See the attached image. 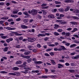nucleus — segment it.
<instances>
[{"label": "nucleus", "instance_id": "obj_38", "mask_svg": "<svg viewBox=\"0 0 79 79\" xmlns=\"http://www.w3.org/2000/svg\"><path fill=\"white\" fill-rule=\"evenodd\" d=\"M49 39V38L48 37H46L44 39V40H45V41H47Z\"/></svg>", "mask_w": 79, "mask_h": 79}, {"label": "nucleus", "instance_id": "obj_9", "mask_svg": "<svg viewBox=\"0 0 79 79\" xmlns=\"http://www.w3.org/2000/svg\"><path fill=\"white\" fill-rule=\"evenodd\" d=\"M66 8H65L64 9L65 11H69V8H70V7L69 6H67Z\"/></svg>", "mask_w": 79, "mask_h": 79}, {"label": "nucleus", "instance_id": "obj_52", "mask_svg": "<svg viewBox=\"0 0 79 79\" xmlns=\"http://www.w3.org/2000/svg\"><path fill=\"white\" fill-rule=\"evenodd\" d=\"M72 29V28H69L67 29V31H71Z\"/></svg>", "mask_w": 79, "mask_h": 79}, {"label": "nucleus", "instance_id": "obj_31", "mask_svg": "<svg viewBox=\"0 0 79 79\" xmlns=\"http://www.w3.org/2000/svg\"><path fill=\"white\" fill-rule=\"evenodd\" d=\"M73 12L74 13H79V10H77L74 11Z\"/></svg>", "mask_w": 79, "mask_h": 79}, {"label": "nucleus", "instance_id": "obj_54", "mask_svg": "<svg viewBox=\"0 0 79 79\" xmlns=\"http://www.w3.org/2000/svg\"><path fill=\"white\" fill-rule=\"evenodd\" d=\"M50 54L51 56H53L54 55V53L53 52H51L50 53Z\"/></svg>", "mask_w": 79, "mask_h": 79}, {"label": "nucleus", "instance_id": "obj_16", "mask_svg": "<svg viewBox=\"0 0 79 79\" xmlns=\"http://www.w3.org/2000/svg\"><path fill=\"white\" fill-rule=\"evenodd\" d=\"M70 24H73V25H77V23L76 22H70Z\"/></svg>", "mask_w": 79, "mask_h": 79}, {"label": "nucleus", "instance_id": "obj_62", "mask_svg": "<svg viewBox=\"0 0 79 79\" xmlns=\"http://www.w3.org/2000/svg\"><path fill=\"white\" fill-rule=\"evenodd\" d=\"M62 35H66V33L64 32H63L62 33H61Z\"/></svg>", "mask_w": 79, "mask_h": 79}, {"label": "nucleus", "instance_id": "obj_34", "mask_svg": "<svg viewBox=\"0 0 79 79\" xmlns=\"http://www.w3.org/2000/svg\"><path fill=\"white\" fill-rule=\"evenodd\" d=\"M55 3L56 4H60L61 3V2H58L57 1H55Z\"/></svg>", "mask_w": 79, "mask_h": 79}, {"label": "nucleus", "instance_id": "obj_36", "mask_svg": "<svg viewBox=\"0 0 79 79\" xmlns=\"http://www.w3.org/2000/svg\"><path fill=\"white\" fill-rule=\"evenodd\" d=\"M27 71H28V70L26 69L25 71L22 72V73H24V74H27V73H28Z\"/></svg>", "mask_w": 79, "mask_h": 79}, {"label": "nucleus", "instance_id": "obj_17", "mask_svg": "<svg viewBox=\"0 0 79 79\" xmlns=\"http://www.w3.org/2000/svg\"><path fill=\"white\" fill-rule=\"evenodd\" d=\"M38 37H40H40L42 36L43 37H45V35L44 34H39L38 35H37Z\"/></svg>", "mask_w": 79, "mask_h": 79}, {"label": "nucleus", "instance_id": "obj_44", "mask_svg": "<svg viewBox=\"0 0 79 79\" xmlns=\"http://www.w3.org/2000/svg\"><path fill=\"white\" fill-rule=\"evenodd\" d=\"M48 8V6H46V7H42V9H47Z\"/></svg>", "mask_w": 79, "mask_h": 79}, {"label": "nucleus", "instance_id": "obj_51", "mask_svg": "<svg viewBox=\"0 0 79 79\" xmlns=\"http://www.w3.org/2000/svg\"><path fill=\"white\" fill-rule=\"evenodd\" d=\"M52 50V49L50 48H48L46 49V52H49V51H51Z\"/></svg>", "mask_w": 79, "mask_h": 79}, {"label": "nucleus", "instance_id": "obj_10", "mask_svg": "<svg viewBox=\"0 0 79 79\" xmlns=\"http://www.w3.org/2000/svg\"><path fill=\"white\" fill-rule=\"evenodd\" d=\"M21 26L23 29H27V27L26 25H21Z\"/></svg>", "mask_w": 79, "mask_h": 79}, {"label": "nucleus", "instance_id": "obj_27", "mask_svg": "<svg viewBox=\"0 0 79 79\" xmlns=\"http://www.w3.org/2000/svg\"><path fill=\"white\" fill-rule=\"evenodd\" d=\"M76 44H73L72 45H70V48H71L72 47H76Z\"/></svg>", "mask_w": 79, "mask_h": 79}, {"label": "nucleus", "instance_id": "obj_57", "mask_svg": "<svg viewBox=\"0 0 79 79\" xmlns=\"http://www.w3.org/2000/svg\"><path fill=\"white\" fill-rule=\"evenodd\" d=\"M37 17L38 18H39V19H41V18H42V17H41V16L40 15H38L37 16Z\"/></svg>", "mask_w": 79, "mask_h": 79}, {"label": "nucleus", "instance_id": "obj_28", "mask_svg": "<svg viewBox=\"0 0 79 79\" xmlns=\"http://www.w3.org/2000/svg\"><path fill=\"white\" fill-rule=\"evenodd\" d=\"M61 48L62 50H65L66 49L65 48V47H64L63 46H61Z\"/></svg>", "mask_w": 79, "mask_h": 79}, {"label": "nucleus", "instance_id": "obj_12", "mask_svg": "<svg viewBox=\"0 0 79 79\" xmlns=\"http://www.w3.org/2000/svg\"><path fill=\"white\" fill-rule=\"evenodd\" d=\"M18 69H19V68L18 67H15L13 68V70L14 71H16L17 70H18Z\"/></svg>", "mask_w": 79, "mask_h": 79}, {"label": "nucleus", "instance_id": "obj_20", "mask_svg": "<svg viewBox=\"0 0 79 79\" xmlns=\"http://www.w3.org/2000/svg\"><path fill=\"white\" fill-rule=\"evenodd\" d=\"M21 56L23 57V58H27V59L28 58V56H24V55L23 54L21 55Z\"/></svg>", "mask_w": 79, "mask_h": 79}, {"label": "nucleus", "instance_id": "obj_14", "mask_svg": "<svg viewBox=\"0 0 79 79\" xmlns=\"http://www.w3.org/2000/svg\"><path fill=\"white\" fill-rule=\"evenodd\" d=\"M1 37L2 39H6V38H8V37L7 36V35L6 36H2Z\"/></svg>", "mask_w": 79, "mask_h": 79}, {"label": "nucleus", "instance_id": "obj_41", "mask_svg": "<svg viewBox=\"0 0 79 79\" xmlns=\"http://www.w3.org/2000/svg\"><path fill=\"white\" fill-rule=\"evenodd\" d=\"M7 21H8V22H11V21H13V19H9L7 20Z\"/></svg>", "mask_w": 79, "mask_h": 79}, {"label": "nucleus", "instance_id": "obj_43", "mask_svg": "<svg viewBox=\"0 0 79 79\" xmlns=\"http://www.w3.org/2000/svg\"><path fill=\"white\" fill-rule=\"evenodd\" d=\"M37 47H38V48H40V47H41V45H40V44H38L37 45Z\"/></svg>", "mask_w": 79, "mask_h": 79}, {"label": "nucleus", "instance_id": "obj_40", "mask_svg": "<svg viewBox=\"0 0 79 79\" xmlns=\"http://www.w3.org/2000/svg\"><path fill=\"white\" fill-rule=\"evenodd\" d=\"M57 31L59 32H61L63 31V30L61 29H58L57 30Z\"/></svg>", "mask_w": 79, "mask_h": 79}, {"label": "nucleus", "instance_id": "obj_3", "mask_svg": "<svg viewBox=\"0 0 79 79\" xmlns=\"http://www.w3.org/2000/svg\"><path fill=\"white\" fill-rule=\"evenodd\" d=\"M43 62L42 61H36L34 62V63L36 64H42Z\"/></svg>", "mask_w": 79, "mask_h": 79}, {"label": "nucleus", "instance_id": "obj_24", "mask_svg": "<svg viewBox=\"0 0 79 79\" xmlns=\"http://www.w3.org/2000/svg\"><path fill=\"white\" fill-rule=\"evenodd\" d=\"M0 73L1 74H7V72L5 71H2Z\"/></svg>", "mask_w": 79, "mask_h": 79}, {"label": "nucleus", "instance_id": "obj_46", "mask_svg": "<svg viewBox=\"0 0 79 79\" xmlns=\"http://www.w3.org/2000/svg\"><path fill=\"white\" fill-rule=\"evenodd\" d=\"M73 36L74 37H77V38H79V36H78V35H73Z\"/></svg>", "mask_w": 79, "mask_h": 79}, {"label": "nucleus", "instance_id": "obj_21", "mask_svg": "<svg viewBox=\"0 0 79 79\" xmlns=\"http://www.w3.org/2000/svg\"><path fill=\"white\" fill-rule=\"evenodd\" d=\"M64 2L65 3H70L71 2V1L70 0H64Z\"/></svg>", "mask_w": 79, "mask_h": 79}, {"label": "nucleus", "instance_id": "obj_26", "mask_svg": "<svg viewBox=\"0 0 79 79\" xmlns=\"http://www.w3.org/2000/svg\"><path fill=\"white\" fill-rule=\"evenodd\" d=\"M54 35H56V36H57L58 35H60V34H59V33H58L56 32H54Z\"/></svg>", "mask_w": 79, "mask_h": 79}, {"label": "nucleus", "instance_id": "obj_42", "mask_svg": "<svg viewBox=\"0 0 79 79\" xmlns=\"http://www.w3.org/2000/svg\"><path fill=\"white\" fill-rule=\"evenodd\" d=\"M13 33L14 34H15V35H19V34L17 32H13Z\"/></svg>", "mask_w": 79, "mask_h": 79}, {"label": "nucleus", "instance_id": "obj_6", "mask_svg": "<svg viewBox=\"0 0 79 79\" xmlns=\"http://www.w3.org/2000/svg\"><path fill=\"white\" fill-rule=\"evenodd\" d=\"M22 63V61L19 60L17 61L15 63V64H20Z\"/></svg>", "mask_w": 79, "mask_h": 79}, {"label": "nucleus", "instance_id": "obj_18", "mask_svg": "<svg viewBox=\"0 0 79 79\" xmlns=\"http://www.w3.org/2000/svg\"><path fill=\"white\" fill-rule=\"evenodd\" d=\"M58 10L59 11H60V12H63L64 11V9L63 8H60Z\"/></svg>", "mask_w": 79, "mask_h": 79}, {"label": "nucleus", "instance_id": "obj_22", "mask_svg": "<svg viewBox=\"0 0 79 79\" xmlns=\"http://www.w3.org/2000/svg\"><path fill=\"white\" fill-rule=\"evenodd\" d=\"M11 17H12L13 18H18V16L16 15H11Z\"/></svg>", "mask_w": 79, "mask_h": 79}, {"label": "nucleus", "instance_id": "obj_64", "mask_svg": "<svg viewBox=\"0 0 79 79\" xmlns=\"http://www.w3.org/2000/svg\"><path fill=\"white\" fill-rule=\"evenodd\" d=\"M45 35H47L48 36L50 35V34L48 33H45Z\"/></svg>", "mask_w": 79, "mask_h": 79}, {"label": "nucleus", "instance_id": "obj_58", "mask_svg": "<svg viewBox=\"0 0 79 79\" xmlns=\"http://www.w3.org/2000/svg\"><path fill=\"white\" fill-rule=\"evenodd\" d=\"M23 22L24 23H27V20L26 19H24L23 20Z\"/></svg>", "mask_w": 79, "mask_h": 79}, {"label": "nucleus", "instance_id": "obj_1", "mask_svg": "<svg viewBox=\"0 0 79 79\" xmlns=\"http://www.w3.org/2000/svg\"><path fill=\"white\" fill-rule=\"evenodd\" d=\"M36 40V39L34 37H33L30 40H28V42H33L34 41H35V40Z\"/></svg>", "mask_w": 79, "mask_h": 79}, {"label": "nucleus", "instance_id": "obj_49", "mask_svg": "<svg viewBox=\"0 0 79 79\" xmlns=\"http://www.w3.org/2000/svg\"><path fill=\"white\" fill-rule=\"evenodd\" d=\"M24 14L25 15H27V16H29V15H28V14L27 13V12H25Z\"/></svg>", "mask_w": 79, "mask_h": 79}, {"label": "nucleus", "instance_id": "obj_5", "mask_svg": "<svg viewBox=\"0 0 79 79\" xmlns=\"http://www.w3.org/2000/svg\"><path fill=\"white\" fill-rule=\"evenodd\" d=\"M48 17L50 18H55V16L52 14H50L48 16Z\"/></svg>", "mask_w": 79, "mask_h": 79}, {"label": "nucleus", "instance_id": "obj_29", "mask_svg": "<svg viewBox=\"0 0 79 79\" xmlns=\"http://www.w3.org/2000/svg\"><path fill=\"white\" fill-rule=\"evenodd\" d=\"M8 48L7 47H6L3 49V51L4 52H6L8 50Z\"/></svg>", "mask_w": 79, "mask_h": 79}, {"label": "nucleus", "instance_id": "obj_25", "mask_svg": "<svg viewBox=\"0 0 79 79\" xmlns=\"http://www.w3.org/2000/svg\"><path fill=\"white\" fill-rule=\"evenodd\" d=\"M9 75H11V76H16V74L13 73H9Z\"/></svg>", "mask_w": 79, "mask_h": 79}, {"label": "nucleus", "instance_id": "obj_45", "mask_svg": "<svg viewBox=\"0 0 79 79\" xmlns=\"http://www.w3.org/2000/svg\"><path fill=\"white\" fill-rule=\"evenodd\" d=\"M65 45H66V46H69L70 45V43L66 42L65 43Z\"/></svg>", "mask_w": 79, "mask_h": 79}, {"label": "nucleus", "instance_id": "obj_61", "mask_svg": "<svg viewBox=\"0 0 79 79\" xmlns=\"http://www.w3.org/2000/svg\"><path fill=\"white\" fill-rule=\"evenodd\" d=\"M42 77L43 78H47L48 77H47V76H43Z\"/></svg>", "mask_w": 79, "mask_h": 79}, {"label": "nucleus", "instance_id": "obj_55", "mask_svg": "<svg viewBox=\"0 0 79 79\" xmlns=\"http://www.w3.org/2000/svg\"><path fill=\"white\" fill-rule=\"evenodd\" d=\"M70 33H66V35L67 36H69L70 35Z\"/></svg>", "mask_w": 79, "mask_h": 79}, {"label": "nucleus", "instance_id": "obj_35", "mask_svg": "<svg viewBox=\"0 0 79 79\" xmlns=\"http://www.w3.org/2000/svg\"><path fill=\"white\" fill-rule=\"evenodd\" d=\"M74 43L76 44H79V41L77 40H75L74 41Z\"/></svg>", "mask_w": 79, "mask_h": 79}, {"label": "nucleus", "instance_id": "obj_56", "mask_svg": "<svg viewBox=\"0 0 79 79\" xmlns=\"http://www.w3.org/2000/svg\"><path fill=\"white\" fill-rule=\"evenodd\" d=\"M16 48H20L21 47H20V45H18L16 46Z\"/></svg>", "mask_w": 79, "mask_h": 79}, {"label": "nucleus", "instance_id": "obj_59", "mask_svg": "<svg viewBox=\"0 0 79 79\" xmlns=\"http://www.w3.org/2000/svg\"><path fill=\"white\" fill-rule=\"evenodd\" d=\"M69 63H66L65 64V65H66V66H69Z\"/></svg>", "mask_w": 79, "mask_h": 79}, {"label": "nucleus", "instance_id": "obj_48", "mask_svg": "<svg viewBox=\"0 0 79 79\" xmlns=\"http://www.w3.org/2000/svg\"><path fill=\"white\" fill-rule=\"evenodd\" d=\"M48 46H49V47H55V44H51L50 45H48Z\"/></svg>", "mask_w": 79, "mask_h": 79}, {"label": "nucleus", "instance_id": "obj_4", "mask_svg": "<svg viewBox=\"0 0 79 79\" xmlns=\"http://www.w3.org/2000/svg\"><path fill=\"white\" fill-rule=\"evenodd\" d=\"M13 40V39L12 38H10V39H7L6 40V42L7 43H9L10 41H12Z\"/></svg>", "mask_w": 79, "mask_h": 79}, {"label": "nucleus", "instance_id": "obj_63", "mask_svg": "<svg viewBox=\"0 0 79 79\" xmlns=\"http://www.w3.org/2000/svg\"><path fill=\"white\" fill-rule=\"evenodd\" d=\"M59 61H60V62H64V60H59Z\"/></svg>", "mask_w": 79, "mask_h": 79}, {"label": "nucleus", "instance_id": "obj_8", "mask_svg": "<svg viewBox=\"0 0 79 79\" xmlns=\"http://www.w3.org/2000/svg\"><path fill=\"white\" fill-rule=\"evenodd\" d=\"M30 53V52L29 51H26L24 53V55H28Z\"/></svg>", "mask_w": 79, "mask_h": 79}, {"label": "nucleus", "instance_id": "obj_60", "mask_svg": "<svg viewBox=\"0 0 79 79\" xmlns=\"http://www.w3.org/2000/svg\"><path fill=\"white\" fill-rule=\"evenodd\" d=\"M60 18H62V17H64V15L63 14H60Z\"/></svg>", "mask_w": 79, "mask_h": 79}, {"label": "nucleus", "instance_id": "obj_23", "mask_svg": "<svg viewBox=\"0 0 79 79\" xmlns=\"http://www.w3.org/2000/svg\"><path fill=\"white\" fill-rule=\"evenodd\" d=\"M69 71L70 72V73H74V70L73 69H69Z\"/></svg>", "mask_w": 79, "mask_h": 79}, {"label": "nucleus", "instance_id": "obj_32", "mask_svg": "<svg viewBox=\"0 0 79 79\" xmlns=\"http://www.w3.org/2000/svg\"><path fill=\"white\" fill-rule=\"evenodd\" d=\"M6 29H8V30H11V29H12V28L7 27L6 28Z\"/></svg>", "mask_w": 79, "mask_h": 79}, {"label": "nucleus", "instance_id": "obj_33", "mask_svg": "<svg viewBox=\"0 0 79 79\" xmlns=\"http://www.w3.org/2000/svg\"><path fill=\"white\" fill-rule=\"evenodd\" d=\"M31 61H32V59L31 58L27 60V61L28 63H30L31 62Z\"/></svg>", "mask_w": 79, "mask_h": 79}, {"label": "nucleus", "instance_id": "obj_50", "mask_svg": "<svg viewBox=\"0 0 79 79\" xmlns=\"http://www.w3.org/2000/svg\"><path fill=\"white\" fill-rule=\"evenodd\" d=\"M28 13L29 14H31V13H32V10H29L28 11Z\"/></svg>", "mask_w": 79, "mask_h": 79}, {"label": "nucleus", "instance_id": "obj_13", "mask_svg": "<svg viewBox=\"0 0 79 79\" xmlns=\"http://www.w3.org/2000/svg\"><path fill=\"white\" fill-rule=\"evenodd\" d=\"M58 68H61L63 66L62 64H58Z\"/></svg>", "mask_w": 79, "mask_h": 79}, {"label": "nucleus", "instance_id": "obj_2", "mask_svg": "<svg viewBox=\"0 0 79 79\" xmlns=\"http://www.w3.org/2000/svg\"><path fill=\"white\" fill-rule=\"evenodd\" d=\"M32 15H35L37 13V10H32Z\"/></svg>", "mask_w": 79, "mask_h": 79}, {"label": "nucleus", "instance_id": "obj_37", "mask_svg": "<svg viewBox=\"0 0 79 79\" xmlns=\"http://www.w3.org/2000/svg\"><path fill=\"white\" fill-rule=\"evenodd\" d=\"M5 5V3L3 2H0V5L1 6H3Z\"/></svg>", "mask_w": 79, "mask_h": 79}, {"label": "nucleus", "instance_id": "obj_15", "mask_svg": "<svg viewBox=\"0 0 79 79\" xmlns=\"http://www.w3.org/2000/svg\"><path fill=\"white\" fill-rule=\"evenodd\" d=\"M79 58V55L77 56H76L73 57L72 59H78Z\"/></svg>", "mask_w": 79, "mask_h": 79}, {"label": "nucleus", "instance_id": "obj_47", "mask_svg": "<svg viewBox=\"0 0 79 79\" xmlns=\"http://www.w3.org/2000/svg\"><path fill=\"white\" fill-rule=\"evenodd\" d=\"M16 20L17 21H21V19L20 18H19L18 19H17Z\"/></svg>", "mask_w": 79, "mask_h": 79}, {"label": "nucleus", "instance_id": "obj_19", "mask_svg": "<svg viewBox=\"0 0 79 79\" xmlns=\"http://www.w3.org/2000/svg\"><path fill=\"white\" fill-rule=\"evenodd\" d=\"M73 18V19H79V18H78V17H76V16H72V17Z\"/></svg>", "mask_w": 79, "mask_h": 79}, {"label": "nucleus", "instance_id": "obj_39", "mask_svg": "<svg viewBox=\"0 0 79 79\" xmlns=\"http://www.w3.org/2000/svg\"><path fill=\"white\" fill-rule=\"evenodd\" d=\"M47 6V4H46V3L43 4L41 5V6H42V7H44L45 6Z\"/></svg>", "mask_w": 79, "mask_h": 79}, {"label": "nucleus", "instance_id": "obj_53", "mask_svg": "<svg viewBox=\"0 0 79 79\" xmlns=\"http://www.w3.org/2000/svg\"><path fill=\"white\" fill-rule=\"evenodd\" d=\"M44 55L46 56H50V55L48 53H45Z\"/></svg>", "mask_w": 79, "mask_h": 79}, {"label": "nucleus", "instance_id": "obj_11", "mask_svg": "<svg viewBox=\"0 0 79 79\" xmlns=\"http://www.w3.org/2000/svg\"><path fill=\"white\" fill-rule=\"evenodd\" d=\"M54 26L55 27H54V29H58L60 27L59 25L56 24H54Z\"/></svg>", "mask_w": 79, "mask_h": 79}, {"label": "nucleus", "instance_id": "obj_7", "mask_svg": "<svg viewBox=\"0 0 79 79\" xmlns=\"http://www.w3.org/2000/svg\"><path fill=\"white\" fill-rule=\"evenodd\" d=\"M19 11V10H15L14 11H13V14L14 15H16V13H18V12Z\"/></svg>", "mask_w": 79, "mask_h": 79}, {"label": "nucleus", "instance_id": "obj_30", "mask_svg": "<svg viewBox=\"0 0 79 79\" xmlns=\"http://www.w3.org/2000/svg\"><path fill=\"white\" fill-rule=\"evenodd\" d=\"M77 28H74L73 29V30L72 31H71V32H76V31H77Z\"/></svg>", "mask_w": 79, "mask_h": 79}]
</instances>
